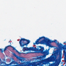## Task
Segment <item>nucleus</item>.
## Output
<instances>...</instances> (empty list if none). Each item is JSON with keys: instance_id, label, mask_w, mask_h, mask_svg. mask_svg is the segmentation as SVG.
Wrapping results in <instances>:
<instances>
[{"instance_id": "nucleus-6", "label": "nucleus", "mask_w": 66, "mask_h": 66, "mask_svg": "<svg viewBox=\"0 0 66 66\" xmlns=\"http://www.w3.org/2000/svg\"><path fill=\"white\" fill-rule=\"evenodd\" d=\"M46 57V56L45 55H43L42 56H40L39 57H37V59L38 60H41V59H42V58H44V57Z\"/></svg>"}, {"instance_id": "nucleus-11", "label": "nucleus", "mask_w": 66, "mask_h": 66, "mask_svg": "<svg viewBox=\"0 0 66 66\" xmlns=\"http://www.w3.org/2000/svg\"><path fill=\"white\" fill-rule=\"evenodd\" d=\"M14 56H15V57H16V58L17 59H19V57H18V56H17V55H16V54H14Z\"/></svg>"}, {"instance_id": "nucleus-12", "label": "nucleus", "mask_w": 66, "mask_h": 66, "mask_svg": "<svg viewBox=\"0 0 66 66\" xmlns=\"http://www.w3.org/2000/svg\"><path fill=\"white\" fill-rule=\"evenodd\" d=\"M57 45L59 47H60L61 46H63V45H62V44L60 43V44L59 43H57Z\"/></svg>"}, {"instance_id": "nucleus-13", "label": "nucleus", "mask_w": 66, "mask_h": 66, "mask_svg": "<svg viewBox=\"0 0 66 66\" xmlns=\"http://www.w3.org/2000/svg\"><path fill=\"white\" fill-rule=\"evenodd\" d=\"M40 63H43L45 62V60H42L40 61Z\"/></svg>"}, {"instance_id": "nucleus-22", "label": "nucleus", "mask_w": 66, "mask_h": 66, "mask_svg": "<svg viewBox=\"0 0 66 66\" xmlns=\"http://www.w3.org/2000/svg\"><path fill=\"white\" fill-rule=\"evenodd\" d=\"M32 66H35V65H33Z\"/></svg>"}, {"instance_id": "nucleus-19", "label": "nucleus", "mask_w": 66, "mask_h": 66, "mask_svg": "<svg viewBox=\"0 0 66 66\" xmlns=\"http://www.w3.org/2000/svg\"><path fill=\"white\" fill-rule=\"evenodd\" d=\"M16 52H17V53H19V52H18V51L17 50H15Z\"/></svg>"}, {"instance_id": "nucleus-21", "label": "nucleus", "mask_w": 66, "mask_h": 66, "mask_svg": "<svg viewBox=\"0 0 66 66\" xmlns=\"http://www.w3.org/2000/svg\"><path fill=\"white\" fill-rule=\"evenodd\" d=\"M0 61H1V59L0 58Z\"/></svg>"}, {"instance_id": "nucleus-8", "label": "nucleus", "mask_w": 66, "mask_h": 66, "mask_svg": "<svg viewBox=\"0 0 66 66\" xmlns=\"http://www.w3.org/2000/svg\"><path fill=\"white\" fill-rule=\"evenodd\" d=\"M55 43L56 44L57 43V41L56 40H51V43Z\"/></svg>"}, {"instance_id": "nucleus-5", "label": "nucleus", "mask_w": 66, "mask_h": 66, "mask_svg": "<svg viewBox=\"0 0 66 66\" xmlns=\"http://www.w3.org/2000/svg\"><path fill=\"white\" fill-rule=\"evenodd\" d=\"M42 37H39V38L37 39V40L35 41V43H33L34 45H35L36 44V45H38V44H43V43L42 42V41H41L39 42V40H40V39H42Z\"/></svg>"}, {"instance_id": "nucleus-9", "label": "nucleus", "mask_w": 66, "mask_h": 66, "mask_svg": "<svg viewBox=\"0 0 66 66\" xmlns=\"http://www.w3.org/2000/svg\"><path fill=\"white\" fill-rule=\"evenodd\" d=\"M20 61L21 62H23L24 60V58L23 57H21V59H20Z\"/></svg>"}, {"instance_id": "nucleus-3", "label": "nucleus", "mask_w": 66, "mask_h": 66, "mask_svg": "<svg viewBox=\"0 0 66 66\" xmlns=\"http://www.w3.org/2000/svg\"><path fill=\"white\" fill-rule=\"evenodd\" d=\"M56 52L55 51H54L53 52L52 56H51V57H49L47 59H46V61H50V60H53V62H55L56 61V60H57L56 59H57V56L56 55Z\"/></svg>"}, {"instance_id": "nucleus-14", "label": "nucleus", "mask_w": 66, "mask_h": 66, "mask_svg": "<svg viewBox=\"0 0 66 66\" xmlns=\"http://www.w3.org/2000/svg\"><path fill=\"white\" fill-rule=\"evenodd\" d=\"M8 47V46H6L5 47V48L4 49V52L6 50V49H7V48Z\"/></svg>"}, {"instance_id": "nucleus-10", "label": "nucleus", "mask_w": 66, "mask_h": 66, "mask_svg": "<svg viewBox=\"0 0 66 66\" xmlns=\"http://www.w3.org/2000/svg\"><path fill=\"white\" fill-rule=\"evenodd\" d=\"M47 45H48L49 47H50L51 48H53V46H52L51 44H47Z\"/></svg>"}, {"instance_id": "nucleus-15", "label": "nucleus", "mask_w": 66, "mask_h": 66, "mask_svg": "<svg viewBox=\"0 0 66 66\" xmlns=\"http://www.w3.org/2000/svg\"><path fill=\"white\" fill-rule=\"evenodd\" d=\"M0 51H1L2 53L3 52V49H0Z\"/></svg>"}, {"instance_id": "nucleus-1", "label": "nucleus", "mask_w": 66, "mask_h": 66, "mask_svg": "<svg viewBox=\"0 0 66 66\" xmlns=\"http://www.w3.org/2000/svg\"><path fill=\"white\" fill-rule=\"evenodd\" d=\"M38 48H36L35 47H30L29 48L28 47H23L22 50L23 52H24L25 51H35V53H41L43 54H46V55H49V52L47 50L46 51H43L44 50V47H42L41 46H39Z\"/></svg>"}, {"instance_id": "nucleus-2", "label": "nucleus", "mask_w": 66, "mask_h": 66, "mask_svg": "<svg viewBox=\"0 0 66 66\" xmlns=\"http://www.w3.org/2000/svg\"><path fill=\"white\" fill-rule=\"evenodd\" d=\"M30 42V40H29L26 39L24 38H21L19 41V43L20 45L22 47H24V46H27L28 45Z\"/></svg>"}, {"instance_id": "nucleus-23", "label": "nucleus", "mask_w": 66, "mask_h": 66, "mask_svg": "<svg viewBox=\"0 0 66 66\" xmlns=\"http://www.w3.org/2000/svg\"><path fill=\"white\" fill-rule=\"evenodd\" d=\"M9 43H10V41L9 42Z\"/></svg>"}, {"instance_id": "nucleus-18", "label": "nucleus", "mask_w": 66, "mask_h": 66, "mask_svg": "<svg viewBox=\"0 0 66 66\" xmlns=\"http://www.w3.org/2000/svg\"><path fill=\"white\" fill-rule=\"evenodd\" d=\"M7 47H11V48H12V47H13V46H11V45H9L8 46H7Z\"/></svg>"}, {"instance_id": "nucleus-24", "label": "nucleus", "mask_w": 66, "mask_h": 66, "mask_svg": "<svg viewBox=\"0 0 66 66\" xmlns=\"http://www.w3.org/2000/svg\"><path fill=\"white\" fill-rule=\"evenodd\" d=\"M48 50H49V49H48Z\"/></svg>"}, {"instance_id": "nucleus-20", "label": "nucleus", "mask_w": 66, "mask_h": 66, "mask_svg": "<svg viewBox=\"0 0 66 66\" xmlns=\"http://www.w3.org/2000/svg\"><path fill=\"white\" fill-rule=\"evenodd\" d=\"M64 44H66V42H64Z\"/></svg>"}, {"instance_id": "nucleus-25", "label": "nucleus", "mask_w": 66, "mask_h": 66, "mask_svg": "<svg viewBox=\"0 0 66 66\" xmlns=\"http://www.w3.org/2000/svg\"><path fill=\"white\" fill-rule=\"evenodd\" d=\"M10 41H11V40L10 39Z\"/></svg>"}, {"instance_id": "nucleus-17", "label": "nucleus", "mask_w": 66, "mask_h": 66, "mask_svg": "<svg viewBox=\"0 0 66 66\" xmlns=\"http://www.w3.org/2000/svg\"><path fill=\"white\" fill-rule=\"evenodd\" d=\"M23 53V54H28V52H26V53Z\"/></svg>"}, {"instance_id": "nucleus-16", "label": "nucleus", "mask_w": 66, "mask_h": 66, "mask_svg": "<svg viewBox=\"0 0 66 66\" xmlns=\"http://www.w3.org/2000/svg\"><path fill=\"white\" fill-rule=\"evenodd\" d=\"M12 48H13V50H16V49L14 47H12Z\"/></svg>"}, {"instance_id": "nucleus-7", "label": "nucleus", "mask_w": 66, "mask_h": 66, "mask_svg": "<svg viewBox=\"0 0 66 66\" xmlns=\"http://www.w3.org/2000/svg\"><path fill=\"white\" fill-rule=\"evenodd\" d=\"M59 59L58 60V61H60V59H62V53H59Z\"/></svg>"}, {"instance_id": "nucleus-4", "label": "nucleus", "mask_w": 66, "mask_h": 66, "mask_svg": "<svg viewBox=\"0 0 66 66\" xmlns=\"http://www.w3.org/2000/svg\"><path fill=\"white\" fill-rule=\"evenodd\" d=\"M41 37L42 39H44L42 40V44L48 45L49 43L50 44L51 43V40H50L44 36Z\"/></svg>"}]
</instances>
